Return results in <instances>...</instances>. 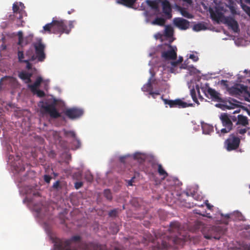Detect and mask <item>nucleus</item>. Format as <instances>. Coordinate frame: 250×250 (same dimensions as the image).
Returning a JSON list of instances; mask_svg holds the SVG:
<instances>
[{"label": "nucleus", "instance_id": "obj_15", "mask_svg": "<svg viewBox=\"0 0 250 250\" xmlns=\"http://www.w3.org/2000/svg\"><path fill=\"white\" fill-rule=\"evenodd\" d=\"M163 12L167 19H170L172 18V8L169 2L167 0L162 1Z\"/></svg>", "mask_w": 250, "mask_h": 250}, {"label": "nucleus", "instance_id": "obj_29", "mask_svg": "<svg viewBox=\"0 0 250 250\" xmlns=\"http://www.w3.org/2000/svg\"><path fill=\"white\" fill-rule=\"evenodd\" d=\"M146 3L148 5L151 7L152 9H157L158 8V3L155 0H146Z\"/></svg>", "mask_w": 250, "mask_h": 250}, {"label": "nucleus", "instance_id": "obj_40", "mask_svg": "<svg viewBox=\"0 0 250 250\" xmlns=\"http://www.w3.org/2000/svg\"><path fill=\"white\" fill-rule=\"evenodd\" d=\"M247 131V129L246 128H237L236 133L240 134L241 135H243L246 133Z\"/></svg>", "mask_w": 250, "mask_h": 250}, {"label": "nucleus", "instance_id": "obj_20", "mask_svg": "<svg viewBox=\"0 0 250 250\" xmlns=\"http://www.w3.org/2000/svg\"><path fill=\"white\" fill-rule=\"evenodd\" d=\"M137 0H116L119 4L129 8H132Z\"/></svg>", "mask_w": 250, "mask_h": 250}, {"label": "nucleus", "instance_id": "obj_21", "mask_svg": "<svg viewBox=\"0 0 250 250\" xmlns=\"http://www.w3.org/2000/svg\"><path fill=\"white\" fill-rule=\"evenodd\" d=\"M237 124H240L244 126H246L249 124L248 118L246 116L239 115L238 116Z\"/></svg>", "mask_w": 250, "mask_h": 250}, {"label": "nucleus", "instance_id": "obj_18", "mask_svg": "<svg viewBox=\"0 0 250 250\" xmlns=\"http://www.w3.org/2000/svg\"><path fill=\"white\" fill-rule=\"evenodd\" d=\"M65 135L67 137H70L72 138L74 140L73 141V144L74 145L76 146L77 148H79L81 146V142L80 140L76 137V135L75 133L73 131H68L65 132Z\"/></svg>", "mask_w": 250, "mask_h": 250}, {"label": "nucleus", "instance_id": "obj_1", "mask_svg": "<svg viewBox=\"0 0 250 250\" xmlns=\"http://www.w3.org/2000/svg\"><path fill=\"white\" fill-rule=\"evenodd\" d=\"M168 234L167 238L162 242L164 249H167L173 245H182L186 239V236L183 233L182 227L178 221H173L170 223Z\"/></svg>", "mask_w": 250, "mask_h": 250}, {"label": "nucleus", "instance_id": "obj_11", "mask_svg": "<svg viewBox=\"0 0 250 250\" xmlns=\"http://www.w3.org/2000/svg\"><path fill=\"white\" fill-rule=\"evenodd\" d=\"M150 166L152 168L149 169L148 168L145 169V172L146 173L149 174H153L154 170H155L157 168L158 172L160 176H163L164 178H165L168 176V173L164 169L161 164L152 162L150 163Z\"/></svg>", "mask_w": 250, "mask_h": 250}, {"label": "nucleus", "instance_id": "obj_39", "mask_svg": "<svg viewBox=\"0 0 250 250\" xmlns=\"http://www.w3.org/2000/svg\"><path fill=\"white\" fill-rule=\"evenodd\" d=\"M242 8L246 13L250 16V7L247 5H243Z\"/></svg>", "mask_w": 250, "mask_h": 250}, {"label": "nucleus", "instance_id": "obj_50", "mask_svg": "<svg viewBox=\"0 0 250 250\" xmlns=\"http://www.w3.org/2000/svg\"><path fill=\"white\" fill-rule=\"evenodd\" d=\"M206 204L207 206V208L211 210L213 207V206L211 205H210L209 203H208V201H206Z\"/></svg>", "mask_w": 250, "mask_h": 250}, {"label": "nucleus", "instance_id": "obj_17", "mask_svg": "<svg viewBox=\"0 0 250 250\" xmlns=\"http://www.w3.org/2000/svg\"><path fill=\"white\" fill-rule=\"evenodd\" d=\"M225 23L230 26L231 28L236 32L239 30V25L236 21L232 17H227L225 19Z\"/></svg>", "mask_w": 250, "mask_h": 250}, {"label": "nucleus", "instance_id": "obj_53", "mask_svg": "<svg viewBox=\"0 0 250 250\" xmlns=\"http://www.w3.org/2000/svg\"><path fill=\"white\" fill-rule=\"evenodd\" d=\"M134 177H133L131 180L128 181V186H131L133 185L132 183L134 181Z\"/></svg>", "mask_w": 250, "mask_h": 250}, {"label": "nucleus", "instance_id": "obj_27", "mask_svg": "<svg viewBox=\"0 0 250 250\" xmlns=\"http://www.w3.org/2000/svg\"><path fill=\"white\" fill-rule=\"evenodd\" d=\"M134 159L138 160L140 163H143L145 160V155L140 153H135L133 155Z\"/></svg>", "mask_w": 250, "mask_h": 250}, {"label": "nucleus", "instance_id": "obj_38", "mask_svg": "<svg viewBox=\"0 0 250 250\" xmlns=\"http://www.w3.org/2000/svg\"><path fill=\"white\" fill-rule=\"evenodd\" d=\"M53 188L56 189L57 190H59L62 188L61 186L60 185V182L59 181H56L54 183L52 186Z\"/></svg>", "mask_w": 250, "mask_h": 250}, {"label": "nucleus", "instance_id": "obj_56", "mask_svg": "<svg viewBox=\"0 0 250 250\" xmlns=\"http://www.w3.org/2000/svg\"><path fill=\"white\" fill-rule=\"evenodd\" d=\"M196 89L197 90V92H198V93L199 95L200 96V90H199V86L198 85H196Z\"/></svg>", "mask_w": 250, "mask_h": 250}, {"label": "nucleus", "instance_id": "obj_25", "mask_svg": "<svg viewBox=\"0 0 250 250\" xmlns=\"http://www.w3.org/2000/svg\"><path fill=\"white\" fill-rule=\"evenodd\" d=\"M26 193L27 194H33L34 196H40V193L36 190L35 188L32 186H28L26 189Z\"/></svg>", "mask_w": 250, "mask_h": 250}, {"label": "nucleus", "instance_id": "obj_2", "mask_svg": "<svg viewBox=\"0 0 250 250\" xmlns=\"http://www.w3.org/2000/svg\"><path fill=\"white\" fill-rule=\"evenodd\" d=\"M43 31L42 32H47L49 34H57L65 33L69 34V30L67 29L66 25L63 20H56L54 18L51 22L45 24L43 27Z\"/></svg>", "mask_w": 250, "mask_h": 250}, {"label": "nucleus", "instance_id": "obj_42", "mask_svg": "<svg viewBox=\"0 0 250 250\" xmlns=\"http://www.w3.org/2000/svg\"><path fill=\"white\" fill-rule=\"evenodd\" d=\"M94 250H109L107 249L105 246H102L101 245H97L95 248Z\"/></svg>", "mask_w": 250, "mask_h": 250}, {"label": "nucleus", "instance_id": "obj_55", "mask_svg": "<svg viewBox=\"0 0 250 250\" xmlns=\"http://www.w3.org/2000/svg\"><path fill=\"white\" fill-rule=\"evenodd\" d=\"M179 63V61H176V62H172L171 64L173 66H176Z\"/></svg>", "mask_w": 250, "mask_h": 250}, {"label": "nucleus", "instance_id": "obj_43", "mask_svg": "<svg viewBox=\"0 0 250 250\" xmlns=\"http://www.w3.org/2000/svg\"><path fill=\"white\" fill-rule=\"evenodd\" d=\"M18 58L20 62H23V61L22 59L24 58V54L22 51H19L18 52Z\"/></svg>", "mask_w": 250, "mask_h": 250}, {"label": "nucleus", "instance_id": "obj_45", "mask_svg": "<svg viewBox=\"0 0 250 250\" xmlns=\"http://www.w3.org/2000/svg\"><path fill=\"white\" fill-rule=\"evenodd\" d=\"M83 185V183L82 182H77L75 183V188L78 189L81 188Z\"/></svg>", "mask_w": 250, "mask_h": 250}, {"label": "nucleus", "instance_id": "obj_51", "mask_svg": "<svg viewBox=\"0 0 250 250\" xmlns=\"http://www.w3.org/2000/svg\"><path fill=\"white\" fill-rule=\"evenodd\" d=\"M221 84L226 86V87H227L228 86V81L226 80H221Z\"/></svg>", "mask_w": 250, "mask_h": 250}, {"label": "nucleus", "instance_id": "obj_52", "mask_svg": "<svg viewBox=\"0 0 250 250\" xmlns=\"http://www.w3.org/2000/svg\"><path fill=\"white\" fill-rule=\"evenodd\" d=\"M32 76V74L31 73L30 74V75H29V77H28V79H26L24 81L25 83H30L32 81H31V78Z\"/></svg>", "mask_w": 250, "mask_h": 250}, {"label": "nucleus", "instance_id": "obj_4", "mask_svg": "<svg viewBox=\"0 0 250 250\" xmlns=\"http://www.w3.org/2000/svg\"><path fill=\"white\" fill-rule=\"evenodd\" d=\"M81 237L78 235L74 236L69 240L58 239L55 243L54 247L57 250H76L75 249H71L73 242L79 241Z\"/></svg>", "mask_w": 250, "mask_h": 250}, {"label": "nucleus", "instance_id": "obj_58", "mask_svg": "<svg viewBox=\"0 0 250 250\" xmlns=\"http://www.w3.org/2000/svg\"><path fill=\"white\" fill-rule=\"evenodd\" d=\"M36 211L38 213L40 212L41 211V208H36Z\"/></svg>", "mask_w": 250, "mask_h": 250}, {"label": "nucleus", "instance_id": "obj_63", "mask_svg": "<svg viewBox=\"0 0 250 250\" xmlns=\"http://www.w3.org/2000/svg\"><path fill=\"white\" fill-rule=\"evenodd\" d=\"M231 12L233 13V14H234L235 13V12L234 10H231Z\"/></svg>", "mask_w": 250, "mask_h": 250}, {"label": "nucleus", "instance_id": "obj_3", "mask_svg": "<svg viewBox=\"0 0 250 250\" xmlns=\"http://www.w3.org/2000/svg\"><path fill=\"white\" fill-rule=\"evenodd\" d=\"M228 91L232 96L243 95L247 101H250V87L243 84H237L228 88Z\"/></svg>", "mask_w": 250, "mask_h": 250}, {"label": "nucleus", "instance_id": "obj_19", "mask_svg": "<svg viewBox=\"0 0 250 250\" xmlns=\"http://www.w3.org/2000/svg\"><path fill=\"white\" fill-rule=\"evenodd\" d=\"M42 81V78L41 76L38 77L34 83L32 84H29L28 87L32 92H35V91L37 90Z\"/></svg>", "mask_w": 250, "mask_h": 250}, {"label": "nucleus", "instance_id": "obj_41", "mask_svg": "<svg viewBox=\"0 0 250 250\" xmlns=\"http://www.w3.org/2000/svg\"><path fill=\"white\" fill-rule=\"evenodd\" d=\"M194 213L196 214H199L203 216H205V213H206L205 210H203L201 211L200 209H196L194 210Z\"/></svg>", "mask_w": 250, "mask_h": 250}, {"label": "nucleus", "instance_id": "obj_14", "mask_svg": "<svg viewBox=\"0 0 250 250\" xmlns=\"http://www.w3.org/2000/svg\"><path fill=\"white\" fill-rule=\"evenodd\" d=\"M173 22L175 26L181 30H186L189 27V22L182 18H175Z\"/></svg>", "mask_w": 250, "mask_h": 250}, {"label": "nucleus", "instance_id": "obj_37", "mask_svg": "<svg viewBox=\"0 0 250 250\" xmlns=\"http://www.w3.org/2000/svg\"><path fill=\"white\" fill-rule=\"evenodd\" d=\"M118 213V209H114L113 210H110L108 213V215L110 217H116L117 216Z\"/></svg>", "mask_w": 250, "mask_h": 250}, {"label": "nucleus", "instance_id": "obj_30", "mask_svg": "<svg viewBox=\"0 0 250 250\" xmlns=\"http://www.w3.org/2000/svg\"><path fill=\"white\" fill-rule=\"evenodd\" d=\"M203 132L205 134H209L213 131V126L208 125H205L202 126Z\"/></svg>", "mask_w": 250, "mask_h": 250}, {"label": "nucleus", "instance_id": "obj_32", "mask_svg": "<svg viewBox=\"0 0 250 250\" xmlns=\"http://www.w3.org/2000/svg\"><path fill=\"white\" fill-rule=\"evenodd\" d=\"M84 178L87 182L91 183L93 180V176L89 171H86L84 173Z\"/></svg>", "mask_w": 250, "mask_h": 250}, {"label": "nucleus", "instance_id": "obj_47", "mask_svg": "<svg viewBox=\"0 0 250 250\" xmlns=\"http://www.w3.org/2000/svg\"><path fill=\"white\" fill-rule=\"evenodd\" d=\"M149 94L151 95L153 98H155V96L160 95V93L159 92H153L151 90L149 92Z\"/></svg>", "mask_w": 250, "mask_h": 250}, {"label": "nucleus", "instance_id": "obj_9", "mask_svg": "<svg viewBox=\"0 0 250 250\" xmlns=\"http://www.w3.org/2000/svg\"><path fill=\"white\" fill-rule=\"evenodd\" d=\"M13 14H10L8 19L13 21H16V25L18 27L22 26V11L20 9L18 2L13 5Z\"/></svg>", "mask_w": 250, "mask_h": 250}, {"label": "nucleus", "instance_id": "obj_12", "mask_svg": "<svg viewBox=\"0 0 250 250\" xmlns=\"http://www.w3.org/2000/svg\"><path fill=\"white\" fill-rule=\"evenodd\" d=\"M34 47L35 49V53L38 60L39 62H42L45 58L44 53L45 45L40 41L34 44Z\"/></svg>", "mask_w": 250, "mask_h": 250}, {"label": "nucleus", "instance_id": "obj_62", "mask_svg": "<svg viewBox=\"0 0 250 250\" xmlns=\"http://www.w3.org/2000/svg\"><path fill=\"white\" fill-rule=\"evenodd\" d=\"M182 60H183L182 58H180L179 59V60H178V61H179V63H180V62H181L182 61Z\"/></svg>", "mask_w": 250, "mask_h": 250}, {"label": "nucleus", "instance_id": "obj_33", "mask_svg": "<svg viewBox=\"0 0 250 250\" xmlns=\"http://www.w3.org/2000/svg\"><path fill=\"white\" fill-rule=\"evenodd\" d=\"M31 73L25 72H21L19 74V77L23 81L28 79V77Z\"/></svg>", "mask_w": 250, "mask_h": 250}, {"label": "nucleus", "instance_id": "obj_10", "mask_svg": "<svg viewBox=\"0 0 250 250\" xmlns=\"http://www.w3.org/2000/svg\"><path fill=\"white\" fill-rule=\"evenodd\" d=\"M165 104H168L170 107H177L180 108H185L187 107L192 106V104H188L182 101L181 99H178L175 100H167L161 97Z\"/></svg>", "mask_w": 250, "mask_h": 250}, {"label": "nucleus", "instance_id": "obj_54", "mask_svg": "<svg viewBox=\"0 0 250 250\" xmlns=\"http://www.w3.org/2000/svg\"><path fill=\"white\" fill-rule=\"evenodd\" d=\"M221 215L222 216L224 217L226 219H229V218H230V214H226L225 215H224L223 213H221Z\"/></svg>", "mask_w": 250, "mask_h": 250}, {"label": "nucleus", "instance_id": "obj_5", "mask_svg": "<svg viewBox=\"0 0 250 250\" xmlns=\"http://www.w3.org/2000/svg\"><path fill=\"white\" fill-rule=\"evenodd\" d=\"M41 110L43 113L48 114L52 118H58L61 117V114L56 108L57 101L53 99L52 103L48 104L47 102H42Z\"/></svg>", "mask_w": 250, "mask_h": 250}, {"label": "nucleus", "instance_id": "obj_35", "mask_svg": "<svg viewBox=\"0 0 250 250\" xmlns=\"http://www.w3.org/2000/svg\"><path fill=\"white\" fill-rule=\"evenodd\" d=\"M190 95L192 98L193 101L195 103L199 104L198 99L196 97V91L194 88H193L190 90Z\"/></svg>", "mask_w": 250, "mask_h": 250}, {"label": "nucleus", "instance_id": "obj_8", "mask_svg": "<svg viewBox=\"0 0 250 250\" xmlns=\"http://www.w3.org/2000/svg\"><path fill=\"white\" fill-rule=\"evenodd\" d=\"M200 88L207 98L211 99L215 102H220L222 101L220 94L215 89L210 87L209 83L202 84Z\"/></svg>", "mask_w": 250, "mask_h": 250}, {"label": "nucleus", "instance_id": "obj_28", "mask_svg": "<svg viewBox=\"0 0 250 250\" xmlns=\"http://www.w3.org/2000/svg\"><path fill=\"white\" fill-rule=\"evenodd\" d=\"M180 12L182 15L184 17L188 19H192L193 18V16L190 14L187 10L184 8H181L180 9Z\"/></svg>", "mask_w": 250, "mask_h": 250}, {"label": "nucleus", "instance_id": "obj_31", "mask_svg": "<svg viewBox=\"0 0 250 250\" xmlns=\"http://www.w3.org/2000/svg\"><path fill=\"white\" fill-rule=\"evenodd\" d=\"M165 35L167 37H171L173 35V29L170 27L167 26L165 30Z\"/></svg>", "mask_w": 250, "mask_h": 250}, {"label": "nucleus", "instance_id": "obj_13", "mask_svg": "<svg viewBox=\"0 0 250 250\" xmlns=\"http://www.w3.org/2000/svg\"><path fill=\"white\" fill-rule=\"evenodd\" d=\"M83 113V109L77 107H72L66 109L65 115L70 119L74 120L81 117Z\"/></svg>", "mask_w": 250, "mask_h": 250}, {"label": "nucleus", "instance_id": "obj_59", "mask_svg": "<svg viewBox=\"0 0 250 250\" xmlns=\"http://www.w3.org/2000/svg\"><path fill=\"white\" fill-rule=\"evenodd\" d=\"M244 73H246V74H248L249 73V75H250V71H248V70H244Z\"/></svg>", "mask_w": 250, "mask_h": 250}, {"label": "nucleus", "instance_id": "obj_24", "mask_svg": "<svg viewBox=\"0 0 250 250\" xmlns=\"http://www.w3.org/2000/svg\"><path fill=\"white\" fill-rule=\"evenodd\" d=\"M18 35L19 37V41L18 43L19 45L23 46L28 44V42L26 41V39L24 40L23 38V34L22 31H19L18 33Z\"/></svg>", "mask_w": 250, "mask_h": 250}, {"label": "nucleus", "instance_id": "obj_34", "mask_svg": "<svg viewBox=\"0 0 250 250\" xmlns=\"http://www.w3.org/2000/svg\"><path fill=\"white\" fill-rule=\"evenodd\" d=\"M104 195L108 200H111L112 199L111 192L108 189H106L104 190Z\"/></svg>", "mask_w": 250, "mask_h": 250}, {"label": "nucleus", "instance_id": "obj_48", "mask_svg": "<svg viewBox=\"0 0 250 250\" xmlns=\"http://www.w3.org/2000/svg\"><path fill=\"white\" fill-rule=\"evenodd\" d=\"M73 21H69V29H68L67 26H66L67 29L69 30V33L70 32L71 29L73 28Z\"/></svg>", "mask_w": 250, "mask_h": 250}, {"label": "nucleus", "instance_id": "obj_6", "mask_svg": "<svg viewBox=\"0 0 250 250\" xmlns=\"http://www.w3.org/2000/svg\"><path fill=\"white\" fill-rule=\"evenodd\" d=\"M240 143L241 139L232 133L224 141V147L228 151L236 150L239 148Z\"/></svg>", "mask_w": 250, "mask_h": 250}, {"label": "nucleus", "instance_id": "obj_49", "mask_svg": "<svg viewBox=\"0 0 250 250\" xmlns=\"http://www.w3.org/2000/svg\"><path fill=\"white\" fill-rule=\"evenodd\" d=\"M23 62L26 63V68L28 69H30L31 68L32 65L29 62V61L24 60L23 61Z\"/></svg>", "mask_w": 250, "mask_h": 250}, {"label": "nucleus", "instance_id": "obj_61", "mask_svg": "<svg viewBox=\"0 0 250 250\" xmlns=\"http://www.w3.org/2000/svg\"><path fill=\"white\" fill-rule=\"evenodd\" d=\"M35 59V56H33L32 57L31 60H32V61H34Z\"/></svg>", "mask_w": 250, "mask_h": 250}, {"label": "nucleus", "instance_id": "obj_26", "mask_svg": "<svg viewBox=\"0 0 250 250\" xmlns=\"http://www.w3.org/2000/svg\"><path fill=\"white\" fill-rule=\"evenodd\" d=\"M205 25L203 23H198L195 24L193 27V30L195 31H200L206 29Z\"/></svg>", "mask_w": 250, "mask_h": 250}, {"label": "nucleus", "instance_id": "obj_16", "mask_svg": "<svg viewBox=\"0 0 250 250\" xmlns=\"http://www.w3.org/2000/svg\"><path fill=\"white\" fill-rule=\"evenodd\" d=\"M169 50L164 51L162 53V57L166 60H173L177 58L176 51L172 48L171 45H168Z\"/></svg>", "mask_w": 250, "mask_h": 250}, {"label": "nucleus", "instance_id": "obj_57", "mask_svg": "<svg viewBox=\"0 0 250 250\" xmlns=\"http://www.w3.org/2000/svg\"><path fill=\"white\" fill-rule=\"evenodd\" d=\"M184 1L187 2L188 3L190 4L192 2L191 0H183Z\"/></svg>", "mask_w": 250, "mask_h": 250}, {"label": "nucleus", "instance_id": "obj_36", "mask_svg": "<svg viewBox=\"0 0 250 250\" xmlns=\"http://www.w3.org/2000/svg\"><path fill=\"white\" fill-rule=\"evenodd\" d=\"M34 93H36L39 97H43L45 96V93L43 91L37 89Z\"/></svg>", "mask_w": 250, "mask_h": 250}, {"label": "nucleus", "instance_id": "obj_7", "mask_svg": "<svg viewBox=\"0 0 250 250\" xmlns=\"http://www.w3.org/2000/svg\"><path fill=\"white\" fill-rule=\"evenodd\" d=\"M220 119L221 121L222 125L225 128L219 130L216 125H215V129L217 133L226 134L230 132L232 129L233 124L231 119L229 117V115L227 113H223L220 116Z\"/></svg>", "mask_w": 250, "mask_h": 250}, {"label": "nucleus", "instance_id": "obj_44", "mask_svg": "<svg viewBox=\"0 0 250 250\" xmlns=\"http://www.w3.org/2000/svg\"><path fill=\"white\" fill-rule=\"evenodd\" d=\"M51 178H52L51 177L48 175H44V177H43V179H44V181L47 183H50Z\"/></svg>", "mask_w": 250, "mask_h": 250}, {"label": "nucleus", "instance_id": "obj_60", "mask_svg": "<svg viewBox=\"0 0 250 250\" xmlns=\"http://www.w3.org/2000/svg\"><path fill=\"white\" fill-rule=\"evenodd\" d=\"M245 2L250 4V0H245Z\"/></svg>", "mask_w": 250, "mask_h": 250}, {"label": "nucleus", "instance_id": "obj_23", "mask_svg": "<svg viewBox=\"0 0 250 250\" xmlns=\"http://www.w3.org/2000/svg\"><path fill=\"white\" fill-rule=\"evenodd\" d=\"M151 78H149L146 83L144 84L142 88L143 91L145 92H150L153 89Z\"/></svg>", "mask_w": 250, "mask_h": 250}, {"label": "nucleus", "instance_id": "obj_22", "mask_svg": "<svg viewBox=\"0 0 250 250\" xmlns=\"http://www.w3.org/2000/svg\"><path fill=\"white\" fill-rule=\"evenodd\" d=\"M166 23V20L163 18L157 17L153 21H151V24L153 25H157L161 26L165 25Z\"/></svg>", "mask_w": 250, "mask_h": 250}, {"label": "nucleus", "instance_id": "obj_46", "mask_svg": "<svg viewBox=\"0 0 250 250\" xmlns=\"http://www.w3.org/2000/svg\"><path fill=\"white\" fill-rule=\"evenodd\" d=\"M189 58L193 60L194 62H197L199 60L198 56L194 54H190L189 55Z\"/></svg>", "mask_w": 250, "mask_h": 250}, {"label": "nucleus", "instance_id": "obj_64", "mask_svg": "<svg viewBox=\"0 0 250 250\" xmlns=\"http://www.w3.org/2000/svg\"><path fill=\"white\" fill-rule=\"evenodd\" d=\"M200 207H201V208H203L204 207V205H201V206H199Z\"/></svg>", "mask_w": 250, "mask_h": 250}]
</instances>
